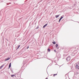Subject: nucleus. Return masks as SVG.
Returning a JSON list of instances; mask_svg holds the SVG:
<instances>
[{
    "label": "nucleus",
    "instance_id": "423d86ee",
    "mask_svg": "<svg viewBox=\"0 0 79 79\" xmlns=\"http://www.w3.org/2000/svg\"><path fill=\"white\" fill-rule=\"evenodd\" d=\"M10 59V58H7V59H6L5 60V61L8 60H9Z\"/></svg>",
    "mask_w": 79,
    "mask_h": 79
},
{
    "label": "nucleus",
    "instance_id": "6ab92c4d",
    "mask_svg": "<svg viewBox=\"0 0 79 79\" xmlns=\"http://www.w3.org/2000/svg\"><path fill=\"white\" fill-rule=\"evenodd\" d=\"M78 69H79V68H78Z\"/></svg>",
    "mask_w": 79,
    "mask_h": 79
},
{
    "label": "nucleus",
    "instance_id": "1a4fd4ad",
    "mask_svg": "<svg viewBox=\"0 0 79 79\" xmlns=\"http://www.w3.org/2000/svg\"><path fill=\"white\" fill-rule=\"evenodd\" d=\"M52 43L54 44H56V43L55 41H54V42H52Z\"/></svg>",
    "mask_w": 79,
    "mask_h": 79
},
{
    "label": "nucleus",
    "instance_id": "4468645a",
    "mask_svg": "<svg viewBox=\"0 0 79 79\" xmlns=\"http://www.w3.org/2000/svg\"><path fill=\"white\" fill-rule=\"evenodd\" d=\"M57 75V74H54V75H53V76L54 77L55 75Z\"/></svg>",
    "mask_w": 79,
    "mask_h": 79
},
{
    "label": "nucleus",
    "instance_id": "a211bd4d",
    "mask_svg": "<svg viewBox=\"0 0 79 79\" xmlns=\"http://www.w3.org/2000/svg\"><path fill=\"white\" fill-rule=\"evenodd\" d=\"M58 48V49H59V48Z\"/></svg>",
    "mask_w": 79,
    "mask_h": 79
},
{
    "label": "nucleus",
    "instance_id": "2eb2a0df",
    "mask_svg": "<svg viewBox=\"0 0 79 79\" xmlns=\"http://www.w3.org/2000/svg\"><path fill=\"white\" fill-rule=\"evenodd\" d=\"M29 48V47H28L27 48V49H28Z\"/></svg>",
    "mask_w": 79,
    "mask_h": 79
},
{
    "label": "nucleus",
    "instance_id": "9b49d317",
    "mask_svg": "<svg viewBox=\"0 0 79 79\" xmlns=\"http://www.w3.org/2000/svg\"><path fill=\"white\" fill-rule=\"evenodd\" d=\"M48 52H50V48H48Z\"/></svg>",
    "mask_w": 79,
    "mask_h": 79
},
{
    "label": "nucleus",
    "instance_id": "20e7f679",
    "mask_svg": "<svg viewBox=\"0 0 79 79\" xmlns=\"http://www.w3.org/2000/svg\"><path fill=\"white\" fill-rule=\"evenodd\" d=\"M63 18V17L62 16H61V18H60V19L59 21V22L60 23V20H61V19Z\"/></svg>",
    "mask_w": 79,
    "mask_h": 79
},
{
    "label": "nucleus",
    "instance_id": "6e6552de",
    "mask_svg": "<svg viewBox=\"0 0 79 79\" xmlns=\"http://www.w3.org/2000/svg\"><path fill=\"white\" fill-rule=\"evenodd\" d=\"M58 45L57 44H56V48H57L58 47Z\"/></svg>",
    "mask_w": 79,
    "mask_h": 79
},
{
    "label": "nucleus",
    "instance_id": "9d476101",
    "mask_svg": "<svg viewBox=\"0 0 79 79\" xmlns=\"http://www.w3.org/2000/svg\"><path fill=\"white\" fill-rule=\"evenodd\" d=\"M55 16H56V18H58L59 17V15H56Z\"/></svg>",
    "mask_w": 79,
    "mask_h": 79
},
{
    "label": "nucleus",
    "instance_id": "f8f14e48",
    "mask_svg": "<svg viewBox=\"0 0 79 79\" xmlns=\"http://www.w3.org/2000/svg\"><path fill=\"white\" fill-rule=\"evenodd\" d=\"M15 76V75H11V77H13Z\"/></svg>",
    "mask_w": 79,
    "mask_h": 79
},
{
    "label": "nucleus",
    "instance_id": "7ed1b4c3",
    "mask_svg": "<svg viewBox=\"0 0 79 79\" xmlns=\"http://www.w3.org/2000/svg\"><path fill=\"white\" fill-rule=\"evenodd\" d=\"M47 25H48V24L47 23L46 24H45L44 25V26L43 27V28H44L45 27H46V26H47Z\"/></svg>",
    "mask_w": 79,
    "mask_h": 79
},
{
    "label": "nucleus",
    "instance_id": "dca6fc26",
    "mask_svg": "<svg viewBox=\"0 0 79 79\" xmlns=\"http://www.w3.org/2000/svg\"><path fill=\"white\" fill-rule=\"evenodd\" d=\"M54 51L56 52V51H55V50H54Z\"/></svg>",
    "mask_w": 79,
    "mask_h": 79
},
{
    "label": "nucleus",
    "instance_id": "f3484780",
    "mask_svg": "<svg viewBox=\"0 0 79 79\" xmlns=\"http://www.w3.org/2000/svg\"><path fill=\"white\" fill-rule=\"evenodd\" d=\"M78 64H79V62L78 63Z\"/></svg>",
    "mask_w": 79,
    "mask_h": 79
},
{
    "label": "nucleus",
    "instance_id": "0eeeda50",
    "mask_svg": "<svg viewBox=\"0 0 79 79\" xmlns=\"http://www.w3.org/2000/svg\"><path fill=\"white\" fill-rule=\"evenodd\" d=\"M4 65H3L0 67V69H1L4 66Z\"/></svg>",
    "mask_w": 79,
    "mask_h": 79
},
{
    "label": "nucleus",
    "instance_id": "f03ea898",
    "mask_svg": "<svg viewBox=\"0 0 79 79\" xmlns=\"http://www.w3.org/2000/svg\"><path fill=\"white\" fill-rule=\"evenodd\" d=\"M79 66L78 65V64H76V68L78 69V68H79Z\"/></svg>",
    "mask_w": 79,
    "mask_h": 79
},
{
    "label": "nucleus",
    "instance_id": "ddd939ff",
    "mask_svg": "<svg viewBox=\"0 0 79 79\" xmlns=\"http://www.w3.org/2000/svg\"><path fill=\"white\" fill-rule=\"evenodd\" d=\"M20 45H19V46H18V47L17 48V49L19 48L20 47Z\"/></svg>",
    "mask_w": 79,
    "mask_h": 79
},
{
    "label": "nucleus",
    "instance_id": "f257e3e1",
    "mask_svg": "<svg viewBox=\"0 0 79 79\" xmlns=\"http://www.w3.org/2000/svg\"><path fill=\"white\" fill-rule=\"evenodd\" d=\"M70 60V57H68L66 59V60L67 61H69Z\"/></svg>",
    "mask_w": 79,
    "mask_h": 79
},
{
    "label": "nucleus",
    "instance_id": "39448f33",
    "mask_svg": "<svg viewBox=\"0 0 79 79\" xmlns=\"http://www.w3.org/2000/svg\"><path fill=\"white\" fill-rule=\"evenodd\" d=\"M11 66V63H10V64L9 66V69H10V67Z\"/></svg>",
    "mask_w": 79,
    "mask_h": 79
}]
</instances>
